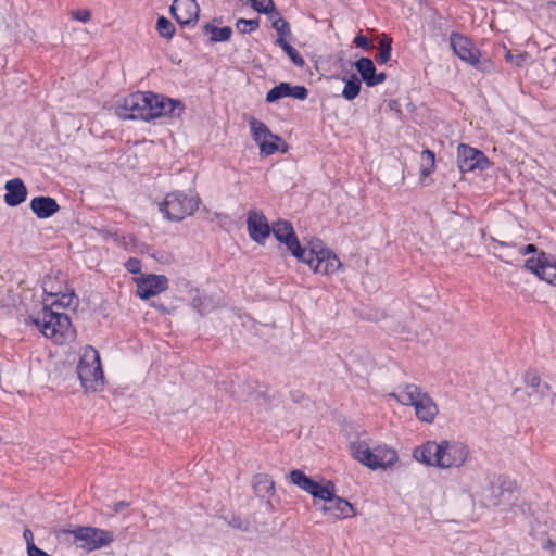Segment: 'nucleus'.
<instances>
[{
    "label": "nucleus",
    "instance_id": "1",
    "mask_svg": "<svg viewBox=\"0 0 556 556\" xmlns=\"http://www.w3.org/2000/svg\"><path fill=\"white\" fill-rule=\"evenodd\" d=\"M275 238L285 243L291 254L306 263L315 273L332 275L342 266L338 256L319 239H313L307 247H302L291 223L278 220L270 227Z\"/></svg>",
    "mask_w": 556,
    "mask_h": 556
},
{
    "label": "nucleus",
    "instance_id": "2",
    "mask_svg": "<svg viewBox=\"0 0 556 556\" xmlns=\"http://www.w3.org/2000/svg\"><path fill=\"white\" fill-rule=\"evenodd\" d=\"M184 106L181 102L152 92H134L126 96L117 105L116 113L123 119L151 121L166 115H178Z\"/></svg>",
    "mask_w": 556,
    "mask_h": 556
},
{
    "label": "nucleus",
    "instance_id": "3",
    "mask_svg": "<svg viewBox=\"0 0 556 556\" xmlns=\"http://www.w3.org/2000/svg\"><path fill=\"white\" fill-rule=\"evenodd\" d=\"M290 482L314 497V505L326 516L344 519L354 516L353 505L334 494L336 486L331 481L320 484L308 478L303 471L295 469L289 475Z\"/></svg>",
    "mask_w": 556,
    "mask_h": 556
},
{
    "label": "nucleus",
    "instance_id": "4",
    "mask_svg": "<svg viewBox=\"0 0 556 556\" xmlns=\"http://www.w3.org/2000/svg\"><path fill=\"white\" fill-rule=\"evenodd\" d=\"M468 446L459 441H427L413 451V457L427 466L441 469L460 468L469 456Z\"/></svg>",
    "mask_w": 556,
    "mask_h": 556
},
{
    "label": "nucleus",
    "instance_id": "5",
    "mask_svg": "<svg viewBox=\"0 0 556 556\" xmlns=\"http://www.w3.org/2000/svg\"><path fill=\"white\" fill-rule=\"evenodd\" d=\"M25 323L35 326L46 338L56 344L72 342L76 337L68 316L53 309V306H49L48 301L42 304L38 313L30 314Z\"/></svg>",
    "mask_w": 556,
    "mask_h": 556
},
{
    "label": "nucleus",
    "instance_id": "6",
    "mask_svg": "<svg viewBox=\"0 0 556 556\" xmlns=\"http://www.w3.org/2000/svg\"><path fill=\"white\" fill-rule=\"evenodd\" d=\"M389 396L402 405L413 406L416 418L421 422L432 424L439 414V407L434 400L417 384L401 386Z\"/></svg>",
    "mask_w": 556,
    "mask_h": 556
},
{
    "label": "nucleus",
    "instance_id": "7",
    "mask_svg": "<svg viewBox=\"0 0 556 556\" xmlns=\"http://www.w3.org/2000/svg\"><path fill=\"white\" fill-rule=\"evenodd\" d=\"M76 369L86 391L96 392L104 387L100 355L94 348L87 345L83 349Z\"/></svg>",
    "mask_w": 556,
    "mask_h": 556
},
{
    "label": "nucleus",
    "instance_id": "8",
    "mask_svg": "<svg viewBox=\"0 0 556 556\" xmlns=\"http://www.w3.org/2000/svg\"><path fill=\"white\" fill-rule=\"evenodd\" d=\"M350 450L356 460L370 469L391 467L399 459L394 448L379 445L371 450L365 441L352 442Z\"/></svg>",
    "mask_w": 556,
    "mask_h": 556
},
{
    "label": "nucleus",
    "instance_id": "9",
    "mask_svg": "<svg viewBox=\"0 0 556 556\" xmlns=\"http://www.w3.org/2000/svg\"><path fill=\"white\" fill-rule=\"evenodd\" d=\"M451 48L454 53L464 62L483 73H492L495 65L489 58H482L480 50L466 36L459 33H452L450 36Z\"/></svg>",
    "mask_w": 556,
    "mask_h": 556
},
{
    "label": "nucleus",
    "instance_id": "10",
    "mask_svg": "<svg viewBox=\"0 0 556 556\" xmlns=\"http://www.w3.org/2000/svg\"><path fill=\"white\" fill-rule=\"evenodd\" d=\"M199 206V200L193 194L180 191L169 192L160 203V212L169 222H181L190 216Z\"/></svg>",
    "mask_w": 556,
    "mask_h": 556
},
{
    "label": "nucleus",
    "instance_id": "11",
    "mask_svg": "<svg viewBox=\"0 0 556 556\" xmlns=\"http://www.w3.org/2000/svg\"><path fill=\"white\" fill-rule=\"evenodd\" d=\"M42 289L46 294L43 303L48 301L49 306L61 308L70 307L74 300V292L65 286L62 274L47 275L42 280Z\"/></svg>",
    "mask_w": 556,
    "mask_h": 556
},
{
    "label": "nucleus",
    "instance_id": "12",
    "mask_svg": "<svg viewBox=\"0 0 556 556\" xmlns=\"http://www.w3.org/2000/svg\"><path fill=\"white\" fill-rule=\"evenodd\" d=\"M65 532L73 535L77 547L88 552L109 545L113 541L111 532L94 527H78Z\"/></svg>",
    "mask_w": 556,
    "mask_h": 556
},
{
    "label": "nucleus",
    "instance_id": "13",
    "mask_svg": "<svg viewBox=\"0 0 556 556\" xmlns=\"http://www.w3.org/2000/svg\"><path fill=\"white\" fill-rule=\"evenodd\" d=\"M249 126L253 140L258 144L262 155H271L279 150L281 138L274 135L267 125L255 117L249 119Z\"/></svg>",
    "mask_w": 556,
    "mask_h": 556
},
{
    "label": "nucleus",
    "instance_id": "14",
    "mask_svg": "<svg viewBox=\"0 0 556 556\" xmlns=\"http://www.w3.org/2000/svg\"><path fill=\"white\" fill-rule=\"evenodd\" d=\"M525 266L541 280L556 286V260L552 255L540 252L528 258Z\"/></svg>",
    "mask_w": 556,
    "mask_h": 556
},
{
    "label": "nucleus",
    "instance_id": "15",
    "mask_svg": "<svg viewBox=\"0 0 556 556\" xmlns=\"http://www.w3.org/2000/svg\"><path fill=\"white\" fill-rule=\"evenodd\" d=\"M457 165L462 173H468L475 169L484 170L489 167L490 162L480 150L467 144H459L457 148Z\"/></svg>",
    "mask_w": 556,
    "mask_h": 556
},
{
    "label": "nucleus",
    "instance_id": "16",
    "mask_svg": "<svg viewBox=\"0 0 556 556\" xmlns=\"http://www.w3.org/2000/svg\"><path fill=\"white\" fill-rule=\"evenodd\" d=\"M137 295L148 300L168 289V279L164 275L146 274L134 278Z\"/></svg>",
    "mask_w": 556,
    "mask_h": 556
},
{
    "label": "nucleus",
    "instance_id": "17",
    "mask_svg": "<svg viewBox=\"0 0 556 556\" xmlns=\"http://www.w3.org/2000/svg\"><path fill=\"white\" fill-rule=\"evenodd\" d=\"M247 227L249 236L257 243H264L270 235V226L267 218L261 212L250 210L248 213Z\"/></svg>",
    "mask_w": 556,
    "mask_h": 556
},
{
    "label": "nucleus",
    "instance_id": "18",
    "mask_svg": "<svg viewBox=\"0 0 556 556\" xmlns=\"http://www.w3.org/2000/svg\"><path fill=\"white\" fill-rule=\"evenodd\" d=\"M170 13L181 25H189L199 17L200 7L195 0H174Z\"/></svg>",
    "mask_w": 556,
    "mask_h": 556
},
{
    "label": "nucleus",
    "instance_id": "19",
    "mask_svg": "<svg viewBox=\"0 0 556 556\" xmlns=\"http://www.w3.org/2000/svg\"><path fill=\"white\" fill-rule=\"evenodd\" d=\"M4 189L7 191L4 201L9 206H17L27 198L26 186L20 178L8 180L4 185Z\"/></svg>",
    "mask_w": 556,
    "mask_h": 556
},
{
    "label": "nucleus",
    "instance_id": "20",
    "mask_svg": "<svg viewBox=\"0 0 556 556\" xmlns=\"http://www.w3.org/2000/svg\"><path fill=\"white\" fill-rule=\"evenodd\" d=\"M30 210L38 218L45 219L59 212L60 206L53 198L41 195L30 201Z\"/></svg>",
    "mask_w": 556,
    "mask_h": 556
},
{
    "label": "nucleus",
    "instance_id": "21",
    "mask_svg": "<svg viewBox=\"0 0 556 556\" xmlns=\"http://www.w3.org/2000/svg\"><path fill=\"white\" fill-rule=\"evenodd\" d=\"M253 488L260 495L273 494L275 491V482L267 473H258L254 477Z\"/></svg>",
    "mask_w": 556,
    "mask_h": 556
},
{
    "label": "nucleus",
    "instance_id": "22",
    "mask_svg": "<svg viewBox=\"0 0 556 556\" xmlns=\"http://www.w3.org/2000/svg\"><path fill=\"white\" fill-rule=\"evenodd\" d=\"M204 33L210 36L212 42L228 41L232 35V29L229 26L216 27L212 24L204 26Z\"/></svg>",
    "mask_w": 556,
    "mask_h": 556
},
{
    "label": "nucleus",
    "instance_id": "23",
    "mask_svg": "<svg viewBox=\"0 0 556 556\" xmlns=\"http://www.w3.org/2000/svg\"><path fill=\"white\" fill-rule=\"evenodd\" d=\"M491 498H485V505L488 506H500L504 503L509 502L511 497V492L507 489H504L502 486H494L492 485L490 488Z\"/></svg>",
    "mask_w": 556,
    "mask_h": 556
},
{
    "label": "nucleus",
    "instance_id": "24",
    "mask_svg": "<svg viewBox=\"0 0 556 556\" xmlns=\"http://www.w3.org/2000/svg\"><path fill=\"white\" fill-rule=\"evenodd\" d=\"M420 157H421L420 175H421V177L426 178V177L430 176L435 169V155H434L433 151H431L429 149H425L421 152Z\"/></svg>",
    "mask_w": 556,
    "mask_h": 556
},
{
    "label": "nucleus",
    "instance_id": "25",
    "mask_svg": "<svg viewBox=\"0 0 556 556\" xmlns=\"http://www.w3.org/2000/svg\"><path fill=\"white\" fill-rule=\"evenodd\" d=\"M355 67L359 73L362 79L367 85V81H370L372 79L374 73L376 71L374 62L369 58L364 56L356 61Z\"/></svg>",
    "mask_w": 556,
    "mask_h": 556
},
{
    "label": "nucleus",
    "instance_id": "26",
    "mask_svg": "<svg viewBox=\"0 0 556 556\" xmlns=\"http://www.w3.org/2000/svg\"><path fill=\"white\" fill-rule=\"evenodd\" d=\"M276 45L279 46L290 58V60L298 67H303L305 65V61L303 56L283 38H277Z\"/></svg>",
    "mask_w": 556,
    "mask_h": 556
},
{
    "label": "nucleus",
    "instance_id": "27",
    "mask_svg": "<svg viewBox=\"0 0 556 556\" xmlns=\"http://www.w3.org/2000/svg\"><path fill=\"white\" fill-rule=\"evenodd\" d=\"M392 39L386 35L379 41V51L376 60L380 64H386L391 58Z\"/></svg>",
    "mask_w": 556,
    "mask_h": 556
},
{
    "label": "nucleus",
    "instance_id": "28",
    "mask_svg": "<svg viewBox=\"0 0 556 556\" xmlns=\"http://www.w3.org/2000/svg\"><path fill=\"white\" fill-rule=\"evenodd\" d=\"M361 91V81L356 77V75H352L344 85V88L342 90V96L346 100H354Z\"/></svg>",
    "mask_w": 556,
    "mask_h": 556
},
{
    "label": "nucleus",
    "instance_id": "29",
    "mask_svg": "<svg viewBox=\"0 0 556 556\" xmlns=\"http://www.w3.org/2000/svg\"><path fill=\"white\" fill-rule=\"evenodd\" d=\"M290 94V84L280 83L279 85L271 88L266 94V101L273 103Z\"/></svg>",
    "mask_w": 556,
    "mask_h": 556
},
{
    "label": "nucleus",
    "instance_id": "30",
    "mask_svg": "<svg viewBox=\"0 0 556 556\" xmlns=\"http://www.w3.org/2000/svg\"><path fill=\"white\" fill-rule=\"evenodd\" d=\"M273 13H275V16H271L273 27L278 33V38L286 39V37H289L291 35L289 23L285 18H282L278 12L274 11Z\"/></svg>",
    "mask_w": 556,
    "mask_h": 556
},
{
    "label": "nucleus",
    "instance_id": "31",
    "mask_svg": "<svg viewBox=\"0 0 556 556\" xmlns=\"http://www.w3.org/2000/svg\"><path fill=\"white\" fill-rule=\"evenodd\" d=\"M156 29L164 38H172L175 33L174 24L166 17L160 16L156 22Z\"/></svg>",
    "mask_w": 556,
    "mask_h": 556
},
{
    "label": "nucleus",
    "instance_id": "32",
    "mask_svg": "<svg viewBox=\"0 0 556 556\" xmlns=\"http://www.w3.org/2000/svg\"><path fill=\"white\" fill-rule=\"evenodd\" d=\"M260 26L258 20H245V18H239L236 22V29L241 34H249L251 31H254Z\"/></svg>",
    "mask_w": 556,
    "mask_h": 556
},
{
    "label": "nucleus",
    "instance_id": "33",
    "mask_svg": "<svg viewBox=\"0 0 556 556\" xmlns=\"http://www.w3.org/2000/svg\"><path fill=\"white\" fill-rule=\"evenodd\" d=\"M528 59H529V55L526 52L515 54L510 50H506V53H505L506 62H508L517 67H522L527 63Z\"/></svg>",
    "mask_w": 556,
    "mask_h": 556
},
{
    "label": "nucleus",
    "instance_id": "34",
    "mask_svg": "<svg viewBox=\"0 0 556 556\" xmlns=\"http://www.w3.org/2000/svg\"><path fill=\"white\" fill-rule=\"evenodd\" d=\"M308 91L304 86H291L290 85V94L289 97L305 100L307 98Z\"/></svg>",
    "mask_w": 556,
    "mask_h": 556
},
{
    "label": "nucleus",
    "instance_id": "35",
    "mask_svg": "<svg viewBox=\"0 0 556 556\" xmlns=\"http://www.w3.org/2000/svg\"><path fill=\"white\" fill-rule=\"evenodd\" d=\"M126 269L131 274H139L141 270V262L138 258H129L126 264Z\"/></svg>",
    "mask_w": 556,
    "mask_h": 556
},
{
    "label": "nucleus",
    "instance_id": "36",
    "mask_svg": "<svg viewBox=\"0 0 556 556\" xmlns=\"http://www.w3.org/2000/svg\"><path fill=\"white\" fill-rule=\"evenodd\" d=\"M354 45L357 47V48H361V49H369L371 46H370V41L369 39L362 35V34H358L355 38H354Z\"/></svg>",
    "mask_w": 556,
    "mask_h": 556
},
{
    "label": "nucleus",
    "instance_id": "37",
    "mask_svg": "<svg viewBox=\"0 0 556 556\" xmlns=\"http://www.w3.org/2000/svg\"><path fill=\"white\" fill-rule=\"evenodd\" d=\"M21 295L18 292H13L12 290L8 291V302L5 303L7 307H16L20 303Z\"/></svg>",
    "mask_w": 556,
    "mask_h": 556
},
{
    "label": "nucleus",
    "instance_id": "38",
    "mask_svg": "<svg viewBox=\"0 0 556 556\" xmlns=\"http://www.w3.org/2000/svg\"><path fill=\"white\" fill-rule=\"evenodd\" d=\"M91 13L89 10H77L73 12V17L80 22H88L90 20Z\"/></svg>",
    "mask_w": 556,
    "mask_h": 556
},
{
    "label": "nucleus",
    "instance_id": "39",
    "mask_svg": "<svg viewBox=\"0 0 556 556\" xmlns=\"http://www.w3.org/2000/svg\"><path fill=\"white\" fill-rule=\"evenodd\" d=\"M386 80V74L376 72L374 73L372 79L370 81H367L368 87L377 86L379 84H382Z\"/></svg>",
    "mask_w": 556,
    "mask_h": 556
},
{
    "label": "nucleus",
    "instance_id": "40",
    "mask_svg": "<svg viewBox=\"0 0 556 556\" xmlns=\"http://www.w3.org/2000/svg\"><path fill=\"white\" fill-rule=\"evenodd\" d=\"M526 382L528 386H530L532 388H536L541 383V378L535 374H528L526 376Z\"/></svg>",
    "mask_w": 556,
    "mask_h": 556
},
{
    "label": "nucleus",
    "instance_id": "41",
    "mask_svg": "<svg viewBox=\"0 0 556 556\" xmlns=\"http://www.w3.org/2000/svg\"><path fill=\"white\" fill-rule=\"evenodd\" d=\"M27 554L28 556H51L43 549L37 547L35 544H29Z\"/></svg>",
    "mask_w": 556,
    "mask_h": 556
},
{
    "label": "nucleus",
    "instance_id": "42",
    "mask_svg": "<svg viewBox=\"0 0 556 556\" xmlns=\"http://www.w3.org/2000/svg\"><path fill=\"white\" fill-rule=\"evenodd\" d=\"M536 250H538V249H536V245H534V244H527V245L521 247V248L519 249V253H520L521 255H527V254H529V253H534V252H536Z\"/></svg>",
    "mask_w": 556,
    "mask_h": 556
},
{
    "label": "nucleus",
    "instance_id": "43",
    "mask_svg": "<svg viewBox=\"0 0 556 556\" xmlns=\"http://www.w3.org/2000/svg\"><path fill=\"white\" fill-rule=\"evenodd\" d=\"M24 538H25V540H26V542H27V548L29 547V544H35V543L33 542V540H34V534H33V532H31L29 529H26V530L24 531Z\"/></svg>",
    "mask_w": 556,
    "mask_h": 556
},
{
    "label": "nucleus",
    "instance_id": "44",
    "mask_svg": "<svg viewBox=\"0 0 556 556\" xmlns=\"http://www.w3.org/2000/svg\"><path fill=\"white\" fill-rule=\"evenodd\" d=\"M544 548L546 549H551V551H554L556 548V545L551 541L548 540L545 544H544Z\"/></svg>",
    "mask_w": 556,
    "mask_h": 556
},
{
    "label": "nucleus",
    "instance_id": "45",
    "mask_svg": "<svg viewBox=\"0 0 556 556\" xmlns=\"http://www.w3.org/2000/svg\"><path fill=\"white\" fill-rule=\"evenodd\" d=\"M497 244L500 247H508V244L506 242H503V241H497Z\"/></svg>",
    "mask_w": 556,
    "mask_h": 556
},
{
    "label": "nucleus",
    "instance_id": "46",
    "mask_svg": "<svg viewBox=\"0 0 556 556\" xmlns=\"http://www.w3.org/2000/svg\"><path fill=\"white\" fill-rule=\"evenodd\" d=\"M117 506H118L119 508H123V506H125V504H124V503H119Z\"/></svg>",
    "mask_w": 556,
    "mask_h": 556
},
{
    "label": "nucleus",
    "instance_id": "47",
    "mask_svg": "<svg viewBox=\"0 0 556 556\" xmlns=\"http://www.w3.org/2000/svg\"><path fill=\"white\" fill-rule=\"evenodd\" d=\"M117 506H118L119 508H123V506H125V504H124V503H119Z\"/></svg>",
    "mask_w": 556,
    "mask_h": 556
}]
</instances>
